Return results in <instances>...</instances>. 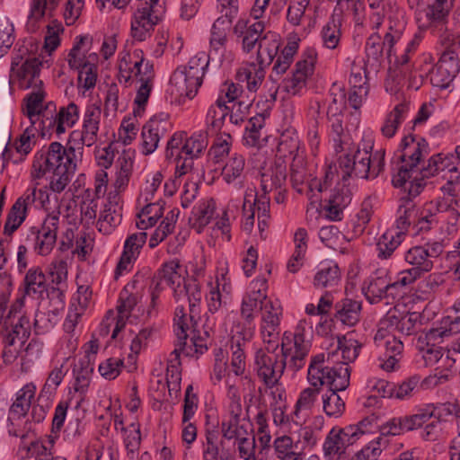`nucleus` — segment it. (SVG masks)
<instances>
[{
    "mask_svg": "<svg viewBox=\"0 0 460 460\" xmlns=\"http://www.w3.org/2000/svg\"><path fill=\"white\" fill-rule=\"evenodd\" d=\"M83 149L71 137L66 146L51 142L34 155L31 176L35 179L49 178V188L54 192H62L75 173Z\"/></svg>",
    "mask_w": 460,
    "mask_h": 460,
    "instance_id": "f257e3e1",
    "label": "nucleus"
},
{
    "mask_svg": "<svg viewBox=\"0 0 460 460\" xmlns=\"http://www.w3.org/2000/svg\"><path fill=\"white\" fill-rule=\"evenodd\" d=\"M425 321V315L419 312H410L403 315L388 313L381 320L374 341L380 349L378 360L382 369L388 372L394 370L402 358L403 342L395 336V332L404 336L420 333Z\"/></svg>",
    "mask_w": 460,
    "mask_h": 460,
    "instance_id": "f03ea898",
    "label": "nucleus"
},
{
    "mask_svg": "<svg viewBox=\"0 0 460 460\" xmlns=\"http://www.w3.org/2000/svg\"><path fill=\"white\" fill-rule=\"evenodd\" d=\"M401 147V164L392 181L394 187H402L407 192L402 198L409 197L414 200L425 186L424 179L419 175V164L429 153L428 143L423 138L416 141L413 136L409 135L402 138Z\"/></svg>",
    "mask_w": 460,
    "mask_h": 460,
    "instance_id": "7ed1b4c3",
    "label": "nucleus"
},
{
    "mask_svg": "<svg viewBox=\"0 0 460 460\" xmlns=\"http://www.w3.org/2000/svg\"><path fill=\"white\" fill-rule=\"evenodd\" d=\"M373 146L372 137L365 135L357 146L349 148L339 158V168L344 180L352 177L375 179L384 171L385 151L379 148L372 154Z\"/></svg>",
    "mask_w": 460,
    "mask_h": 460,
    "instance_id": "20e7f679",
    "label": "nucleus"
},
{
    "mask_svg": "<svg viewBox=\"0 0 460 460\" xmlns=\"http://www.w3.org/2000/svg\"><path fill=\"white\" fill-rule=\"evenodd\" d=\"M280 46V36L275 32L268 31L259 41L257 51V64L264 69L276 58L272 72L270 75V79L274 83H277L281 75L289 68L298 49L296 41H290L279 54Z\"/></svg>",
    "mask_w": 460,
    "mask_h": 460,
    "instance_id": "39448f33",
    "label": "nucleus"
},
{
    "mask_svg": "<svg viewBox=\"0 0 460 460\" xmlns=\"http://www.w3.org/2000/svg\"><path fill=\"white\" fill-rule=\"evenodd\" d=\"M336 352L317 354L311 358L307 370V380L314 387L321 389L323 385L336 390H345L349 385V369L344 365H338Z\"/></svg>",
    "mask_w": 460,
    "mask_h": 460,
    "instance_id": "423d86ee",
    "label": "nucleus"
},
{
    "mask_svg": "<svg viewBox=\"0 0 460 460\" xmlns=\"http://www.w3.org/2000/svg\"><path fill=\"white\" fill-rule=\"evenodd\" d=\"M42 62L32 54L26 41L17 42L12 52L10 82L16 83L21 89L27 90L43 85L40 79Z\"/></svg>",
    "mask_w": 460,
    "mask_h": 460,
    "instance_id": "0eeeda50",
    "label": "nucleus"
},
{
    "mask_svg": "<svg viewBox=\"0 0 460 460\" xmlns=\"http://www.w3.org/2000/svg\"><path fill=\"white\" fill-rule=\"evenodd\" d=\"M24 296L13 305L8 314L1 319V339L4 346L3 359L5 363H12L17 356L18 351L12 349L16 340L23 344L31 335V323L28 317L20 315L18 310L23 305Z\"/></svg>",
    "mask_w": 460,
    "mask_h": 460,
    "instance_id": "6e6552de",
    "label": "nucleus"
},
{
    "mask_svg": "<svg viewBox=\"0 0 460 460\" xmlns=\"http://www.w3.org/2000/svg\"><path fill=\"white\" fill-rule=\"evenodd\" d=\"M281 356L287 360L288 368L297 372L304 367L312 343L305 333V323L300 322L294 332H285L281 338Z\"/></svg>",
    "mask_w": 460,
    "mask_h": 460,
    "instance_id": "1a4fd4ad",
    "label": "nucleus"
},
{
    "mask_svg": "<svg viewBox=\"0 0 460 460\" xmlns=\"http://www.w3.org/2000/svg\"><path fill=\"white\" fill-rule=\"evenodd\" d=\"M91 42L87 35L77 36L67 56L69 67L78 71V87L84 91L94 88L97 82V66L85 58Z\"/></svg>",
    "mask_w": 460,
    "mask_h": 460,
    "instance_id": "9d476101",
    "label": "nucleus"
},
{
    "mask_svg": "<svg viewBox=\"0 0 460 460\" xmlns=\"http://www.w3.org/2000/svg\"><path fill=\"white\" fill-rule=\"evenodd\" d=\"M444 252V244L441 241H428L421 245H414L403 253V260L410 270L420 278L432 270L434 260Z\"/></svg>",
    "mask_w": 460,
    "mask_h": 460,
    "instance_id": "9b49d317",
    "label": "nucleus"
},
{
    "mask_svg": "<svg viewBox=\"0 0 460 460\" xmlns=\"http://www.w3.org/2000/svg\"><path fill=\"white\" fill-rule=\"evenodd\" d=\"M58 227L59 213L49 214L44 219L40 228L32 226L29 229L27 242L37 254L47 256L56 244Z\"/></svg>",
    "mask_w": 460,
    "mask_h": 460,
    "instance_id": "f8f14e48",
    "label": "nucleus"
},
{
    "mask_svg": "<svg viewBox=\"0 0 460 460\" xmlns=\"http://www.w3.org/2000/svg\"><path fill=\"white\" fill-rule=\"evenodd\" d=\"M190 321L183 305H178L174 314V332L178 341H186L192 348L193 357L197 354H203L207 349V344L198 330L199 321Z\"/></svg>",
    "mask_w": 460,
    "mask_h": 460,
    "instance_id": "ddd939ff",
    "label": "nucleus"
},
{
    "mask_svg": "<svg viewBox=\"0 0 460 460\" xmlns=\"http://www.w3.org/2000/svg\"><path fill=\"white\" fill-rule=\"evenodd\" d=\"M254 364L258 376L270 389L278 384L288 367L287 360L282 356L268 352L265 349L256 351Z\"/></svg>",
    "mask_w": 460,
    "mask_h": 460,
    "instance_id": "4468645a",
    "label": "nucleus"
},
{
    "mask_svg": "<svg viewBox=\"0 0 460 460\" xmlns=\"http://www.w3.org/2000/svg\"><path fill=\"white\" fill-rule=\"evenodd\" d=\"M265 313L261 314L260 334L268 352H275L280 345V317L282 308L280 303L275 300L274 303H268L265 305Z\"/></svg>",
    "mask_w": 460,
    "mask_h": 460,
    "instance_id": "2eb2a0df",
    "label": "nucleus"
},
{
    "mask_svg": "<svg viewBox=\"0 0 460 460\" xmlns=\"http://www.w3.org/2000/svg\"><path fill=\"white\" fill-rule=\"evenodd\" d=\"M355 430H358V429L351 427L332 428L323 443L325 456L329 460H349L347 449L358 441Z\"/></svg>",
    "mask_w": 460,
    "mask_h": 460,
    "instance_id": "dca6fc26",
    "label": "nucleus"
},
{
    "mask_svg": "<svg viewBox=\"0 0 460 460\" xmlns=\"http://www.w3.org/2000/svg\"><path fill=\"white\" fill-rule=\"evenodd\" d=\"M172 129L168 113L161 112L153 116L142 128V153L148 155L158 147L161 138L167 136Z\"/></svg>",
    "mask_w": 460,
    "mask_h": 460,
    "instance_id": "f3484780",
    "label": "nucleus"
},
{
    "mask_svg": "<svg viewBox=\"0 0 460 460\" xmlns=\"http://www.w3.org/2000/svg\"><path fill=\"white\" fill-rule=\"evenodd\" d=\"M459 70L460 64L456 52L445 49L437 65L429 72V82L434 87L446 89Z\"/></svg>",
    "mask_w": 460,
    "mask_h": 460,
    "instance_id": "a211bd4d",
    "label": "nucleus"
},
{
    "mask_svg": "<svg viewBox=\"0 0 460 460\" xmlns=\"http://www.w3.org/2000/svg\"><path fill=\"white\" fill-rule=\"evenodd\" d=\"M102 110L101 107L92 103L88 104L85 108L82 130H74L70 137L76 142L79 146H92L98 138V132L100 128Z\"/></svg>",
    "mask_w": 460,
    "mask_h": 460,
    "instance_id": "6ab92c4d",
    "label": "nucleus"
},
{
    "mask_svg": "<svg viewBox=\"0 0 460 460\" xmlns=\"http://www.w3.org/2000/svg\"><path fill=\"white\" fill-rule=\"evenodd\" d=\"M267 280L264 278H257L252 282V290L243 298L241 305V315L246 322H253L254 312L257 309L265 313V305L268 303H274L267 296Z\"/></svg>",
    "mask_w": 460,
    "mask_h": 460,
    "instance_id": "aec40b11",
    "label": "nucleus"
},
{
    "mask_svg": "<svg viewBox=\"0 0 460 460\" xmlns=\"http://www.w3.org/2000/svg\"><path fill=\"white\" fill-rule=\"evenodd\" d=\"M349 180L338 181L331 190V194L323 207L326 217L331 221H341L343 218L344 209L350 204L352 190Z\"/></svg>",
    "mask_w": 460,
    "mask_h": 460,
    "instance_id": "412c9836",
    "label": "nucleus"
},
{
    "mask_svg": "<svg viewBox=\"0 0 460 460\" xmlns=\"http://www.w3.org/2000/svg\"><path fill=\"white\" fill-rule=\"evenodd\" d=\"M305 55L306 58L296 64L291 76L283 81L285 90L293 95L299 93L305 87L307 78L314 72L316 53L314 49H308Z\"/></svg>",
    "mask_w": 460,
    "mask_h": 460,
    "instance_id": "4be33fe9",
    "label": "nucleus"
},
{
    "mask_svg": "<svg viewBox=\"0 0 460 460\" xmlns=\"http://www.w3.org/2000/svg\"><path fill=\"white\" fill-rule=\"evenodd\" d=\"M362 292L370 304H377L389 296L394 297L397 295L392 292L387 271L384 269L376 270L364 281Z\"/></svg>",
    "mask_w": 460,
    "mask_h": 460,
    "instance_id": "5701e85b",
    "label": "nucleus"
},
{
    "mask_svg": "<svg viewBox=\"0 0 460 460\" xmlns=\"http://www.w3.org/2000/svg\"><path fill=\"white\" fill-rule=\"evenodd\" d=\"M32 92L30 93L25 98V107L23 113L27 116L30 124H39L42 119L48 118L46 116V111L53 108L56 110V106L53 102H49L45 108H43V101L45 93L42 90V86L32 87Z\"/></svg>",
    "mask_w": 460,
    "mask_h": 460,
    "instance_id": "b1692460",
    "label": "nucleus"
},
{
    "mask_svg": "<svg viewBox=\"0 0 460 460\" xmlns=\"http://www.w3.org/2000/svg\"><path fill=\"white\" fill-rule=\"evenodd\" d=\"M202 291L200 284L197 278L187 279L182 287L176 290L174 298L176 301L186 297L189 302L190 314H187L190 321H195L200 318V303L202 300Z\"/></svg>",
    "mask_w": 460,
    "mask_h": 460,
    "instance_id": "393cba45",
    "label": "nucleus"
},
{
    "mask_svg": "<svg viewBox=\"0 0 460 460\" xmlns=\"http://www.w3.org/2000/svg\"><path fill=\"white\" fill-rule=\"evenodd\" d=\"M79 119V108L74 103L70 102L66 106L61 107L56 116L46 118L40 123L49 129L54 128L58 135L65 133L67 128H72Z\"/></svg>",
    "mask_w": 460,
    "mask_h": 460,
    "instance_id": "a878e982",
    "label": "nucleus"
},
{
    "mask_svg": "<svg viewBox=\"0 0 460 460\" xmlns=\"http://www.w3.org/2000/svg\"><path fill=\"white\" fill-rule=\"evenodd\" d=\"M265 78V69L254 62L241 66L236 73V79L244 85L248 92L247 98H255V93Z\"/></svg>",
    "mask_w": 460,
    "mask_h": 460,
    "instance_id": "bb28decb",
    "label": "nucleus"
},
{
    "mask_svg": "<svg viewBox=\"0 0 460 460\" xmlns=\"http://www.w3.org/2000/svg\"><path fill=\"white\" fill-rule=\"evenodd\" d=\"M119 198H110L100 213L97 222L98 230L104 234H110L122 219V207L119 203Z\"/></svg>",
    "mask_w": 460,
    "mask_h": 460,
    "instance_id": "cd10ccee",
    "label": "nucleus"
},
{
    "mask_svg": "<svg viewBox=\"0 0 460 460\" xmlns=\"http://www.w3.org/2000/svg\"><path fill=\"white\" fill-rule=\"evenodd\" d=\"M170 84L172 93L192 99L197 94L202 81L198 78H190V73L178 67L172 75Z\"/></svg>",
    "mask_w": 460,
    "mask_h": 460,
    "instance_id": "c85d7f7f",
    "label": "nucleus"
},
{
    "mask_svg": "<svg viewBox=\"0 0 460 460\" xmlns=\"http://www.w3.org/2000/svg\"><path fill=\"white\" fill-rule=\"evenodd\" d=\"M185 270L176 260L170 261L163 264V267L153 279L160 282L162 287L163 282L172 288L173 296L176 295V290L182 287L187 280L184 277Z\"/></svg>",
    "mask_w": 460,
    "mask_h": 460,
    "instance_id": "c756f323",
    "label": "nucleus"
},
{
    "mask_svg": "<svg viewBox=\"0 0 460 460\" xmlns=\"http://www.w3.org/2000/svg\"><path fill=\"white\" fill-rule=\"evenodd\" d=\"M244 168V157L242 155L234 153L222 170V177L226 183L240 190L244 187V181L246 179Z\"/></svg>",
    "mask_w": 460,
    "mask_h": 460,
    "instance_id": "7c9ffc66",
    "label": "nucleus"
},
{
    "mask_svg": "<svg viewBox=\"0 0 460 460\" xmlns=\"http://www.w3.org/2000/svg\"><path fill=\"white\" fill-rule=\"evenodd\" d=\"M334 318L343 325L355 326L360 320L362 303L358 300L344 298L334 305Z\"/></svg>",
    "mask_w": 460,
    "mask_h": 460,
    "instance_id": "2f4dec72",
    "label": "nucleus"
},
{
    "mask_svg": "<svg viewBox=\"0 0 460 460\" xmlns=\"http://www.w3.org/2000/svg\"><path fill=\"white\" fill-rule=\"evenodd\" d=\"M237 36H243V49L249 53L256 46L262 38L261 33L264 31V24L260 21H256L248 25L243 20L237 22L234 28Z\"/></svg>",
    "mask_w": 460,
    "mask_h": 460,
    "instance_id": "473e14b6",
    "label": "nucleus"
},
{
    "mask_svg": "<svg viewBox=\"0 0 460 460\" xmlns=\"http://www.w3.org/2000/svg\"><path fill=\"white\" fill-rule=\"evenodd\" d=\"M454 0H435L429 4L425 11L426 17L433 26L434 35L437 37L438 31L441 28H447V21Z\"/></svg>",
    "mask_w": 460,
    "mask_h": 460,
    "instance_id": "72a5a7b5",
    "label": "nucleus"
},
{
    "mask_svg": "<svg viewBox=\"0 0 460 460\" xmlns=\"http://www.w3.org/2000/svg\"><path fill=\"white\" fill-rule=\"evenodd\" d=\"M420 212L416 202L411 198H401L394 227L406 234L408 229L413 226Z\"/></svg>",
    "mask_w": 460,
    "mask_h": 460,
    "instance_id": "f704fd0d",
    "label": "nucleus"
},
{
    "mask_svg": "<svg viewBox=\"0 0 460 460\" xmlns=\"http://www.w3.org/2000/svg\"><path fill=\"white\" fill-rule=\"evenodd\" d=\"M362 344L350 334L338 338L337 348L332 352H336L335 359L338 365L348 367L349 363L355 361L358 357Z\"/></svg>",
    "mask_w": 460,
    "mask_h": 460,
    "instance_id": "c9c22d12",
    "label": "nucleus"
},
{
    "mask_svg": "<svg viewBox=\"0 0 460 460\" xmlns=\"http://www.w3.org/2000/svg\"><path fill=\"white\" fill-rule=\"evenodd\" d=\"M24 296H29L36 299H43L48 291L46 277L40 268H31L24 278Z\"/></svg>",
    "mask_w": 460,
    "mask_h": 460,
    "instance_id": "e433bc0d",
    "label": "nucleus"
},
{
    "mask_svg": "<svg viewBox=\"0 0 460 460\" xmlns=\"http://www.w3.org/2000/svg\"><path fill=\"white\" fill-rule=\"evenodd\" d=\"M454 168L452 157L442 156L441 154H438L429 157L427 164H424L422 167L419 166V175L425 179L443 173L442 177L446 178L447 173L454 175Z\"/></svg>",
    "mask_w": 460,
    "mask_h": 460,
    "instance_id": "4c0bfd02",
    "label": "nucleus"
},
{
    "mask_svg": "<svg viewBox=\"0 0 460 460\" xmlns=\"http://www.w3.org/2000/svg\"><path fill=\"white\" fill-rule=\"evenodd\" d=\"M405 234L392 226L387 229L378 239L376 243L377 257L386 260L392 256L394 251L403 241Z\"/></svg>",
    "mask_w": 460,
    "mask_h": 460,
    "instance_id": "58836bf2",
    "label": "nucleus"
},
{
    "mask_svg": "<svg viewBox=\"0 0 460 460\" xmlns=\"http://www.w3.org/2000/svg\"><path fill=\"white\" fill-rule=\"evenodd\" d=\"M407 22L402 11L389 16L388 31L385 33L383 44L386 48L389 57L395 55L394 52V44L402 38L406 28Z\"/></svg>",
    "mask_w": 460,
    "mask_h": 460,
    "instance_id": "ea45409f",
    "label": "nucleus"
},
{
    "mask_svg": "<svg viewBox=\"0 0 460 460\" xmlns=\"http://www.w3.org/2000/svg\"><path fill=\"white\" fill-rule=\"evenodd\" d=\"M277 155L279 157H292V162L302 163L304 161L303 152L300 151V140L294 131L283 133L277 146Z\"/></svg>",
    "mask_w": 460,
    "mask_h": 460,
    "instance_id": "a19ab883",
    "label": "nucleus"
},
{
    "mask_svg": "<svg viewBox=\"0 0 460 460\" xmlns=\"http://www.w3.org/2000/svg\"><path fill=\"white\" fill-rule=\"evenodd\" d=\"M133 158L134 151L128 149L123 150L122 154L119 156L117 160V172L116 179L114 181V187L118 191L125 190V188L128 185L133 171Z\"/></svg>",
    "mask_w": 460,
    "mask_h": 460,
    "instance_id": "79ce46f5",
    "label": "nucleus"
},
{
    "mask_svg": "<svg viewBox=\"0 0 460 460\" xmlns=\"http://www.w3.org/2000/svg\"><path fill=\"white\" fill-rule=\"evenodd\" d=\"M265 126V115L258 113L247 120L243 144L249 147L261 146V130Z\"/></svg>",
    "mask_w": 460,
    "mask_h": 460,
    "instance_id": "37998d69",
    "label": "nucleus"
},
{
    "mask_svg": "<svg viewBox=\"0 0 460 460\" xmlns=\"http://www.w3.org/2000/svg\"><path fill=\"white\" fill-rule=\"evenodd\" d=\"M340 281V269L334 262L322 263L314 278V285L317 288H333Z\"/></svg>",
    "mask_w": 460,
    "mask_h": 460,
    "instance_id": "c03bdc74",
    "label": "nucleus"
},
{
    "mask_svg": "<svg viewBox=\"0 0 460 460\" xmlns=\"http://www.w3.org/2000/svg\"><path fill=\"white\" fill-rule=\"evenodd\" d=\"M229 111L230 107L226 105V101L222 95H218L215 103L210 105L207 112L206 123L208 128L214 131L220 130Z\"/></svg>",
    "mask_w": 460,
    "mask_h": 460,
    "instance_id": "a18cd8bd",
    "label": "nucleus"
},
{
    "mask_svg": "<svg viewBox=\"0 0 460 460\" xmlns=\"http://www.w3.org/2000/svg\"><path fill=\"white\" fill-rule=\"evenodd\" d=\"M449 336H451V333L441 322L439 326L430 328L428 331H420L416 347L418 349H423L427 347H440L439 345Z\"/></svg>",
    "mask_w": 460,
    "mask_h": 460,
    "instance_id": "49530a36",
    "label": "nucleus"
},
{
    "mask_svg": "<svg viewBox=\"0 0 460 460\" xmlns=\"http://www.w3.org/2000/svg\"><path fill=\"white\" fill-rule=\"evenodd\" d=\"M438 207L430 203L428 207L423 208L420 215L411 227L414 234H423L430 231L438 226L440 217H438Z\"/></svg>",
    "mask_w": 460,
    "mask_h": 460,
    "instance_id": "de8ad7c7",
    "label": "nucleus"
},
{
    "mask_svg": "<svg viewBox=\"0 0 460 460\" xmlns=\"http://www.w3.org/2000/svg\"><path fill=\"white\" fill-rule=\"evenodd\" d=\"M93 371L89 358H80L73 368L75 376L74 389L80 394H84L89 387L91 376Z\"/></svg>",
    "mask_w": 460,
    "mask_h": 460,
    "instance_id": "09e8293b",
    "label": "nucleus"
},
{
    "mask_svg": "<svg viewBox=\"0 0 460 460\" xmlns=\"http://www.w3.org/2000/svg\"><path fill=\"white\" fill-rule=\"evenodd\" d=\"M408 111L409 106L407 104H397L385 117L384 124L381 127L383 136L388 138L393 137L401 123L405 119Z\"/></svg>",
    "mask_w": 460,
    "mask_h": 460,
    "instance_id": "8fccbe9b",
    "label": "nucleus"
},
{
    "mask_svg": "<svg viewBox=\"0 0 460 460\" xmlns=\"http://www.w3.org/2000/svg\"><path fill=\"white\" fill-rule=\"evenodd\" d=\"M286 166L279 164L275 168L261 174V187L263 194L286 186Z\"/></svg>",
    "mask_w": 460,
    "mask_h": 460,
    "instance_id": "3c124183",
    "label": "nucleus"
},
{
    "mask_svg": "<svg viewBox=\"0 0 460 460\" xmlns=\"http://www.w3.org/2000/svg\"><path fill=\"white\" fill-rule=\"evenodd\" d=\"M342 390L328 389L323 395V410L328 417L340 418L345 411V402L338 394Z\"/></svg>",
    "mask_w": 460,
    "mask_h": 460,
    "instance_id": "603ef678",
    "label": "nucleus"
},
{
    "mask_svg": "<svg viewBox=\"0 0 460 460\" xmlns=\"http://www.w3.org/2000/svg\"><path fill=\"white\" fill-rule=\"evenodd\" d=\"M35 386L26 385L16 394V400L10 409V415L13 418H21L29 411L31 399L34 396Z\"/></svg>",
    "mask_w": 460,
    "mask_h": 460,
    "instance_id": "864d4df0",
    "label": "nucleus"
},
{
    "mask_svg": "<svg viewBox=\"0 0 460 460\" xmlns=\"http://www.w3.org/2000/svg\"><path fill=\"white\" fill-rule=\"evenodd\" d=\"M320 388L308 387L304 389L296 401L295 415L299 418V414L307 417L314 408L317 405Z\"/></svg>",
    "mask_w": 460,
    "mask_h": 460,
    "instance_id": "5fc2aeb1",
    "label": "nucleus"
},
{
    "mask_svg": "<svg viewBox=\"0 0 460 460\" xmlns=\"http://www.w3.org/2000/svg\"><path fill=\"white\" fill-rule=\"evenodd\" d=\"M208 146V133L206 131H198L193 133L189 138L185 137V142L181 146V153L185 155L197 158Z\"/></svg>",
    "mask_w": 460,
    "mask_h": 460,
    "instance_id": "6e6d98bb",
    "label": "nucleus"
},
{
    "mask_svg": "<svg viewBox=\"0 0 460 460\" xmlns=\"http://www.w3.org/2000/svg\"><path fill=\"white\" fill-rule=\"evenodd\" d=\"M27 435L21 436V446L19 452L22 458H35V460H48L49 448L46 445L39 439H34L29 444L25 443Z\"/></svg>",
    "mask_w": 460,
    "mask_h": 460,
    "instance_id": "4d7b16f0",
    "label": "nucleus"
},
{
    "mask_svg": "<svg viewBox=\"0 0 460 460\" xmlns=\"http://www.w3.org/2000/svg\"><path fill=\"white\" fill-rule=\"evenodd\" d=\"M163 210L164 205L160 202L147 204L138 214L139 221L137 222V226L144 230L155 226L157 220L163 216Z\"/></svg>",
    "mask_w": 460,
    "mask_h": 460,
    "instance_id": "13d9d810",
    "label": "nucleus"
},
{
    "mask_svg": "<svg viewBox=\"0 0 460 460\" xmlns=\"http://www.w3.org/2000/svg\"><path fill=\"white\" fill-rule=\"evenodd\" d=\"M214 212L215 205L213 200L200 202L192 208L190 220H192L194 225L198 226L199 228H203L210 223Z\"/></svg>",
    "mask_w": 460,
    "mask_h": 460,
    "instance_id": "bf43d9fd",
    "label": "nucleus"
},
{
    "mask_svg": "<svg viewBox=\"0 0 460 460\" xmlns=\"http://www.w3.org/2000/svg\"><path fill=\"white\" fill-rule=\"evenodd\" d=\"M174 349V350L170 354L168 358V365H167V370L166 375L167 376L171 374L172 377L175 376L176 380L180 379V355L183 354L186 357H193L192 353V348L191 346H189L186 341L180 342Z\"/></svg>",
    "mask_w": 460,
    "mask_h": 460,
    "instance_id": "052dcab7",
    "label": "nucleus"
},
{
    "mask_svg": "<svg viewBox=\"0 0 460 460\" xmlns=\"http://www.w3.org/2000/svg\"><path fill=\"white\" fill-rule=\"evenodd\" d=\"M208 64V56L205 52H199L189 60L187 66L179 67L190 73V78L202 81Z\"/></svg>",
    "mask_w": 460,
    "mask_h": 460,
    "instance_id": "680f3d73",
    "label": "nucleus"
},
{
    "mask_svg": "<svg viewBox=\"0 0 460 460\" xmlns=\"http://www.w3.org/2000/svg\"><path fill=\"white\" fill-rule=\"evenodd\" d=\"M87 306V296L84 297V304L80 301V307L75 306L74 304L70 305L67 315L65 319L63 327L66 333L70 335L69 342L71 344L72 349L75 348V345L71 341L74 338V332L78 323L79 319L81 318L85 307Z\"/></svg>",
    "mask_w": 460,
    "mask_h": 460,
    "instance_id": "e2e57ef3",
    "label": "nucleus"
},
{
    "mask_svg": "<svg viewBox=\"0 0 460 460\" xmlns=\"http://www.w3.org/2000/svg\"><path fill=\"white\" fill-rule=\"evenodd\" d=\"M50 284L54 288H67V263L64 260L53 261L49 268Z\"/></svg>",
    "mask_w": 460,
    "mask_h": 460,
    "instance_id": "0e129e2a",
    "label": "nucleus"
},
{
    "mask_svg": "<svg viewBox=\"0 0 460 460\" xmlns=\"http://www.w3.org/2000/svg\"><path fill=\"white\" fill-rule=\"evenodd\" d=\"M241 420H224L221 424V432L224 438L227 440L239 438L247 436V428L241 424Z\"/></svg>",
    "mask_w": 460,
    "mask_h": 460,
    "instance_id": "69168bd1",
    "label": "nucleus"
},
{
    "mask_svg": "<svg viewBox=\"0 0 460 460\" xmlns=\"http://www.w3.org/2000/svg\"><path fill=\"white\" fill-rule=\"evenodd\" d=\"M124 433V445L128 453L134 454L139 449L141 442V434L139 425L131 423L128 427H121Z\"/></svg>",
    "mask_w": 460,
    "mask_h": 460,
    "instance_id": "338daca9",
    "label": "nucleus"
},
{
    "mask_svg": "<svg viewBox=\"0 0 460 460\" xmlns=\"http://www.w3.org/2000/svg\"><path fill=\"white\" fill-rule=\"evenodd\" d=\"M385 444L386 441L383 438H376L358 451L354 460H377L383 450L382 445L385 446Z\"/></svg>",
    "mask_w": 460,
    "mask_h": 460,
    "instance_id": "774afa93",
    "label": "nucleus"
}]
</instances>
